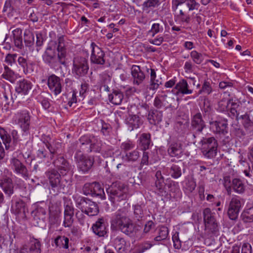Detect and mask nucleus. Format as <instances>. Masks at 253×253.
<instances>
[{
  "label": "nucleus",
  "mask_w": 253,
  "mask_h": 253,
  "mask_svg": "<svg viewBox=\"0 0 253 253\" xmlns=\"http://www.w3.org/2000/svg\"><path fill=\"white\" fill-rule=\"evenodd\" d=\"M67 56L64 37H59L57 41H50L42 55L43 61L51 67L64 65Z\"/></svg>",
  "instance_id": "1"
},
{
  "label": "nucleus",
  "mask_w": 253,
  "mask_h": 253,
  "mask_svg": "<svg viewBox=\"0 0 253 253\" xmlns=\"http://www.w3.org/2000/svg\"><path fill=\"white\" fill-rule=\"evenodd\" d=\"M128 211L126 207L118 210L113 217L111 225L112 228L119 229L127 235L132 236L137 232L139 227L134 224L128 217Z\"/></svg>",
  "instance_id": "2"
},
{
  "label": "nucleus",
  "mask_w": 253,
  "mask_h": 253,
  "mask_svg": "<svg viewBox=\"0 0 253 253\" xmlns=\"http://www.w3.org/2000/svg\"><path fill=\"white\" fill-rule=\"evenodd\" d=\"M194 143H197L203 156L208 159H212L217 154L218 143L213 137H204L194 138Z\"/></svg>",
  "instance_id": "3"
},
{
  "label": "nucleus",
  "mask_w": 253,
  "mask_h": 253,
  "mask_svg": "<svg viewBox=\"0 0 253 253\" xmlns=\"http://www.w3.org/2000/svg\"><path fill=\"white\" fill-rule=\"evenodd\" d=\"M74 199L77 207L88 216H94L99 212L97 205L89 199L80 196Z\"/></svg>",
  "instance_id": "4"
},
{
  "label": "nucleus",
  "mask_w": 253,
  "mask_h": 253,
  "mask_svg": "<svg viewBox=\"0 0 253 253\" xmlns=\"http://www.w3.org/2000/svg\"><path fill=\"white\" fill-rule=\"evenodd\" d=\"M126 185L120 182L113 183L107 190L109 199L113 203L126 200L127 195Z\"/></svg>",
  "instance_id": "5"
},
{
  "label": "nucleus",
  "mask_w": 253,
  "mask_h": 253,
  "mask_svg": "<svg viewBox=\"0 0 253 253\" xmlns=\"http://www.w3.org/2000/svg\"><path fill=\"white\" fill-rule=\"evenodd\" d=\"M9 166L11 169L17 175L20 176L25 179H27L30 177V172L26 167L19 159V157L17 152L13 154L10 159Z\"/></svg>",
  "instance_id": "6"
},
{
  "label": "nucleus",
  "mask_w": 253,
  "mask_h": 253,
  "mask_svg": "<svg viewBox=\"0 0 253 253\" xmlns=\"http://www.w3.org/2000/svg\"><path fill=\"white\" fill-rule=\"evenodd\" d=\"M88 69L87 60L86 58L81 56L74 57L72 69L74 74L78 77H83L87 74Z\"/></svg>",
  "instance_id": "7"
},
{
  "label": "nucleus",
  "mask_w": 253,
  "mask_h": 253,
  "mask_svg": "<svg viewBox=\"0 0 253 253\" xmlns=\"http://www.w3.org/2000/svg\"><path fill=\"white\" fill-rule=\"evenodd\" d=\"M31 116L27 110L18 111L15 114L12 120L14 123L19 126L22 130L26 131L29 129Z\"/></svg>",
  "instance_id": "8"
},
{
  "label": "nucleus",
  "mask_w": 253,
  "mask_h": 253,
  "mask_svg": "<svg viewBox=\"0 0 253 253\" xmlns=\"http://www.w3.org/2000/svg\"><path fill=\"white\" fill-rule=\"evenodd\" d=\"M78 170L83 173H87L92 168L94 160L93 158L84 156L80 153L75 156Z\"/></svg>",
  "instance_id": "9"
},
{
  "label": "nucleus",
  "mask_w": 253,
  "mask_h": 253,
  "mask_svg": "<svg viewBox=\"0 0 253 253\" xmlns=\"http://www.w3.org/2000/svg\"><path fill=\"white\" fill-rule=\"evenodd\" d=\"M61 175L57 171L54 169L46 172V177L52 188H57L58 190L64 189L66 186L64 183H67V181L61 179Z\"/></svg>",
  "instance_id": "10"
},
{
  "label": "nucleus",
  "mask_w": 253,
  "mask_h": 253,
  "mask_svg": "<svg viewBox=\"0 0 253 253\" xmlns=\"http://www.w3.org/2000/svg\"><path fill=\"white\" fill-rule=\"evenodd\" d=\"M186 0H172L171 8L173 11L176 12L177 18L182 22L188 23L190 22V18L189 15L186 13V8L182 7L178 9V6L185 3Z\"/></svg>",
  "instance_id": "11"
},
{
  "label": "nucleus",
  "mask_w": 253,
  "mask_h": 253,
  "mask_svg": "<svg viewBox=\"0 0 253 253\" xmlns=\"http://www.w3.org/2000/svg\"><path fill=\"white\" fill-rule=\"evenodd\" d=\"M191 126L193 129L195 130V132L193 134L194 138L199 137L201 135H203L202 131L206 127V124L200 112H197L193 115L191 120Z\"/></svg>",
  "instance_id": "12"
},
{
  "label": "nucleus",
  "mask_w": 253,
  "mask_h": 253,
  "mask_svg": "<svg viewBox=\"0 0 253 253\" xmlns=\"http://www.w3.org/2000/svg\"><path fill=\"white\" fill-rule=\"evenodd\" d=\"M91 53L90 55V62L94 64L102 65L104 64L105 53L104 51L95 43L92 42L90 44Z\"/></svg>",
  "instance_id": "13"
},
{
  "label": "nucleus",
  "mask_w": 253,
  "mask_h": 253,
  "mask_svg": "<svg viewBox=\"0 0 253 253\" xmlns=\"http://www.w3.org/2000/svg\"><path fill=\"white\" fill-rule=\"evenodd\" d=\"M242 205V199L239 197L236 196L231 198L227 211L230 219L235 220L237 218Z\"/></svg>",
  "instance_id": "14"
},
{
  "label": "nucleus",
  "mask_w": 253,
  "mask_h": 253,
  "mask_svg": "<svg viewBox=\"0 0 253 253\" xmlns=\"http://www.w3.org/2000/svg\"><path fill=\"white\" fill-rule=\"evenodd\" d=\"M62 80L59 77L53 74L49 76L47 79V85L50 90L55 95L59 94L63 88Z\"/></svg>",
  "instance_id": "15"
},
{
  "label": "nucleus",
  "mask_w": 253,
  "mask_h": 253,
  "mask_svg": "<svg viewBox=\"0 0 253 253\" xmlns=\"http://www.w3.org/2000/svg\"><path fill=\"white\" fill-rule=\"evenodd\" d=\"M203 215L206 228L212 232L215 231L217 229V224L211 210L209 208L205 209L203 211Z\"/></svg>",
  "instance_id": "16"
},
{
  "label": "nucleus",
  "mask_w": 253,
  "mask_h": 253,
  "mask_svg": "<svg viewBox=\"0 0 253 253\" xmlns=\"http://www.w3.org/2000/svg\"><path fill=\"white\" fill-rule=\"evenodd\" d=\"M108 223L106 218L103 217L99 218L92 225V228L95 234L99 237H103L107 233Z\"/></svg>",
  "instance_id": "17"
},
{
  "label": "nucleus",
  "mask_w": 253,
  "mask_h": 253,
  "mask_svg": "<svg viewBox=\"0 0 253 253\" xmlns=\"http://www.w3.org/2000/svg\"><path fill=\"white\" fill-rule=\"evenodd\" d=\"M168 153L170 157L180 158L183 153L182 143L178 141L170 142L169 143Z\"/></svg>",
  "instance_id": "18"
},
{
  "label": "nucleus",
  "mask_w": 253,
  "mask_h": 253,
  "mask_svg": "<svg viewBox=\"0 0 253 253\" xmlns=\"http://www.w3.org/2000/svg\"><path fill=\"white\" fill-rule=\"evenodd\" d=\"M53 164L63 176L66 175L70 169L71 166L68 161L61 156L58 157L53 162Z\"/></svg>",
  "instance_id": "19"
},
{
  "label": "nucleus",
  "mask_w": 253,
  "mask_h": 253,
  "mask_svg": "<svg viewBox=\"0 0 253 253\" xmlns=\"http://www.w3.org/2000/svg\"><path fill=\"white\" fill-rule=\"evenodd\" d=\"M131 75L132 83L134 85H139L141 84L145 78V76L141 70L140 66L133 65L131 68Z\"/></svg>",
  "instance_id": "20"
},
{
  "label": "nucleus",
  "mask_w": 253,
  "mask_h": 253,
  "mask_svg": "<svg viewBox=\"0 0 253 253\" xmlns=\"http://www.w3.org/2000/svg\"><path fill=\"white\" fill-rule=\"evenodd\" d=\"M210 124L211 128L215 133L224 134L227 132L228 124L226 120L212 121Z\"/></svg>",
  "instance_id": "21"
},
{
  "label": "nucleus",
  "mask_w": 253,
  "mask_h": 253,
  "mask_svg": "<svg viewBox=\"0 0 253 253\" xmlns=\"http://www.w3.org/2000/svg\"><path fill=\"white\" fill-rule=\"evenodd\" d=\"M174 88L177 90L176 94L177 95L179 93L190 94L193 92V89L190 88L187 82L185 80H181L177 83Z\"/></svg>",
  "instance_id": "22"
},
{
  "label": "nucleus",
  "mask_w": 253,
  "mask_h": 253,
  "mask_svg": "<svg viewBox=\"0 0 253 253\" xmlns=\"http://www.w3.org/2000/svg\"><path fill=\"white\" fill-rule=\"evenodd\" d=\"M126 123L130 131L138 128L141 124L139 118L135 115H129L126 119Z\"/></svg>",
  "instance_id": "23"
},
{
  "label": "nucleus",
  "mask_w": 253,
  "mask_h": 253,
  "mask_svg": "<svg viewBox=\"0 0 253 253\" xmlns=\"http://www.w3.org/2000/svg\"><path fill=\"white\" fill-rule=\"evenodd\" d=\"M32 84L30 81L23 80L19 81L16 87V91L18 94L22 95L27 94L30 90L32 88Z\"/></svg>",
  "instance_id": "24"
},
{
  "label": "nucleus",
  "mask_w": 253,
  "mask_h": 253,
  "mask_svg": "<svg viewBox=\"0 0 253 253\" xmlns=\"http://www.w3.org/2000/svg\"><path fill=\"white\" fill-rule=\"evenodd\" d=\"M151 144V135L149 133H142L138 140V146L141 150L145 151L149 148Z\"/></svg>",
  "instance_id": "25"
},
{
  "label": "nucleus",
  "mask_w": 253,
  "mask_h": 253,
  "mask_svg": "<svg viewBox=\"0 0 253 253\" xmlns=\"http://www.w3.org/2000/svg\"><path fill=\"white\" fill-rule=\"evenodd\" d=\"M0 187L3 189L4 193L10 196L13 193V185L11 179L4 178L0 180Z\"/></svg>",
  "instance_id": "26"
},
{
  "label": "nucleus",
  "mask_w": 253,
  "mask_h": 253,
  "mask_svg": "<svg viewBox=\"0 0 253 253\" xmlns=\"http://www.w3.org/2000/svg\"><path fill=\"white\" fill-rule=\"evenodd\" d=\"M25 203L21 199H18L13 202L11 207V211L12 213L19 215L24 214L25 212Z\"/></svg>",
  "instance_id": "27"
},
{
  "label": "nucleus",
  "mask_w": 253,
  "mask_h": 253,
  "mask_svg": "<svg viewBox=\"0 0 253 253\" xmlns=\"http://www.w3.org/2000/svg\"><path fill=\"white\" fill-rule=\"evenodd\" d=\"M150 70V82L149 88L150 90L155 91L159 88L160 84H162V79L161 78H157L154 69H151Z\"/></svg>",
  "instance_id": "28"
},
{
  "label": "nucleus",
  "mask_w": 253,
  "mask_h": 253,
  "mask_svg": "<svg viewBox=\"0 0 253 253\" xmlns=\"http://www.w3.org/2000/svg\"><path fill=\"white\" fill-rule=\"evenodd\" d=\"M163 118L162 112L156 110H151L148 115V120L152 125H156L160 123Z\"/></svg>",
  "instance_id": "29"
},
{
  "label": "nucleus",
  "mask_w": 253,
  "mask_h": 253,
  "mask_svg": "<svg viewBox=\"0 0 253 253\" xmlns=\"http://www.w3.org/2000/svg\"><path fill=\"white\" fill-rule=\"evenodd\" d=\"M12 37L15 46L22 48L23 46L22 37V30L20 28H16L12 31Z\"/></svg>",
  "instance_id": "30"
},
{
  "label": "nucleus",
  "mask_w": 253,
  "mask_h": 253,
  "mask_svg": "<svg viewBox=\"0 0 253 253\" xmlns=\"http://www.w3.org/2000/svg\"><path fill=\"white\" fill-rule=\"evenodd\" d=\"M165 170H167L168 175H170L174 179L180 177L182 175L181 169L177 164L171 165L169 167H167Z\"/></svg>",
  "instance_id": "31"
},
{
  "label": "nucleus",
  "mask_w": 253,
  "mask_h": 253,
  "mask_svg": "<svg viewBox=\"0 0 253 253\" xmlns=\"http://www.w3.org/2000/svg\"><path fill=\"white\" fill-rule=\"evenodd\" d=\"M109 100L112 104L120 105L124 98L123 93L119 90H114L109 95Z\"/></svg>",
  "instance_id": "32"
},
{
  "label": "nucleus",
  "mask_w": 253,
  "mask_h": 253,
  "mask_svg": "<svg viewBox=\"0 0 253 253\" xmlns=\"http://www.w3.org/2000/svg\"><path fill=\"white\" fill-rule=\"evenodd\" d=\"M231 187L233 190L239 194L243 193L245 190V185L242 180L238 178L232 179Z\"/></svg>",
  "instance_id": "33"
},
{
  "label": "nucleus",
  "mask_w": 253,
  "mask_h": 253,
  "mask_svg": "<svg viewBox=\"0 0 253 253\" xmlns=\"http://www.w3.org/2000/svg\"><path fill=\"white\" fill-rule=\"evenodd\" d=\"M114 245L119 253H123L126 250V241L120 236H117L114 240Z\"/></svg>",
  "instance_id": "34"
},
{
  "label": "nucleus",
  "mask_w": 253,
  "mask_h": 253,
  "mask_svg": "<svg viewBox=\"0 0 253 253\" xmlns=\"http://www.w3.org/2000/svg\"><path fill=\"white\" fill-rule=\"evenodd\" d=\"M144 205L136 204L133 206L134 218L138 220L141 219L144 214Z\"/></svg>",
  "instance_id": "35"
},
{
  "label": "nucleus",
  "mask_w": 253,
  "mask_h": 253,
  "mask_svg": "<svg viewBox=\"0 0 253 253\" xmlns=\"http://www.w3.org/2000/svg\"><path fill=\"white\" fill-rule=\"evenodd\" d=\"M231 101L230 102V104H231L230 112L233 117H236L238 118L240 114V111L242 107L240 106L238 103L236 102V100H233V98H231Z\"/></svg>",
  "instance_id": "36"
},
{
  "label": "nucleus",
  "mask_w": 253,
  "mask_h": 253,
  "mask_svg": "<svg viewBox=\"0 0 253 253\" xmlns=\"http://www.w3.org/2000/svg\"><path fill=\"white\" fill-rule=\"evenodd\" d=\"M156 192L160 196H164L167 195V191L166 185L164 179H160L156 180Z\"/></svg>",
  "instance_id": "37"
},
{
  "label": "nucleus",
  "mask_w": 253,
  "mask_h": 253,
  "mask_svg": "<svg viewBox=\"0 0 253 253\" xmlns=\"http://www.w3.org/2000/svg\"><path fill=\"white\" fill-rule=\"evenodd\" d=\"M30 253H41V244L37 239H33L29 243Z\"/></svg>",
  "instance_id": "38"
},
{
  "label": "nucleus",
  "mask_w": 253,
  "mask_h": 253,
  "mask_svg": "<svg viewBox=\"0 0 253 253\" xmlns=\"http://www.w3.org/2000/svg\"><path fill=\"white\" fill-rule=\"evenodd\" d=\"M56 247L60 248L68 249L69 248V239L65 236H58L54 240Z\"/></svg>",
  "instance_id": "39"
},
{
  "label": "nucleus",
  "mask_w": 253,
  "mask_h": 253,
  "mask_svg": "<svg viewBox=\"0 0 253 253\" xmlns=\"http://www.w3.org/2000/svg\"><path fill=\"white\" fill-rule=\"evenodd\" d=\"M140 157L139 152L136 150H133L131 152L126 153L125 156L123 157V159L127 162H135Z\"/></svg>",
  "instance_id": "40"
},
{
  "label": "nucleus",
  "mask_w": 253,
  "mask_h": 253,
  "mask_svg": "<svg viewBox=\"0 0 253 253\" xmlns=\"http://www.w3.org/2000/svg\"><path fill=\"white\" fill-rule=\"evenodd\" d=\"M231 98L229 97H223L218 103L217 109L220 112H224L227 110L228 106L230 104Z\"/></svg>",
  "instance_id": "41"
},
{
  "label": "nucleus",
  "mask_w": 253,
  "mask_h": 253,
  "mask_svg": "<svg viewBox=\"0 0 253 253\" xmlns=\"http://www.w3.org/2000/svg\"><path fill=\"white\" fill-rule=\"evenodd\" d=\"M94 190H93L92 197H99L101 199H104L105 195L104 189L101 186L100 184L97 182H94Z\"/></svg>",
  "instance_id": "42"
},
{
  "label": "nucleus",
  "mask_w": 253,
  "mask_h": 253,
  "mask_svg": "<svg viewBox=\"0 0 253 253\" xmlns=\"http://www.w3.org/2000/svg\"><path fill=\"white\" fill-rule=\"evenodd\" d=\"M240 119H242L243 125L246 129H251L253 128V118L251 119L248 114L241 115Z\"/></svg>",
  "instance_id": "43"
},
{
  "label": "nucleus",
  "mask_w": 253,
  "mask_h": 253,
  "mask_svg": "<svg viewBox=\"0 0 253 253\" xmlns=\"http://www.w3.org/2000/svg\"><path fill=\"white\" fill-rule=\"evenodd\" d=\"M4 72L2 75L3 78L11 83L14 82L16 79V76L14 73L7 66L4 67Z\"/></svg>",
  "instance_id": "44"
},
{
  "label": "nucleus",
  "mask_w": 253,
  "mask_h": 253,
  "mask_svg": "<svg viewBox=\"0 0 253 253\" xmlns=\"http://www.w3.org/2000/svg\"><path fill=\"white\" fill-rule=\"evenodd\" d=\"M0 136L2 139L3 144L5 145L6 149H8L10 146L11 142L10 136L7 134L4 129L0 127Z\"/></svg>",
  "instance_id": "45"
},
{
  "label": "nucleus",
  "mask_w": 253,
  "mask_h": 253,
  "mask_svg": "<svg viewBox=\"0 0 253 253\" xmlns=\"http://www.w3.org/2000/svg\"><path fill=\"white\" fill-rule=\"evenodd\" d=\"M242 217L244 222H253V207L245 210L242 214Z\"/></svg>",
  "instance_id": "46"
},
{
  "label": "nucleus",
  "mask_w": 253,
  "mask_h": 253,
  "mask_svg": "<svg viewBox=\"0 0 253 253\" xmlns=\"http://www.w3.org/2000/svg\"><path fill=\"white\" fill-rule=\"evenodd\" d=\"M190 56L193 62L197 64H200L204 60L203 55L196 50L192 51L190 53Z\"/></svg>",
  "instance_id": "47"
},
{
  "label": "nucleus",
  "mask_w": 253,
  "mask_h": 253,
  "mask_svg": "<svg viewBox=\"0 0 253 253\" xmlns=\"http://www.w3.org/2000/svg\"><path fill=\"white\" fill-rule=\"evenodd\" d=\"M168 229L166 227H162L160 228L159 235L155 238V240L157 241H160L167 238L168 235Z\"/></svg>",
  "instance_id": "48"
},
{
  "label": "nucleus",
  "mask_w": 253,
  "mask_h": 253,
  "mask_svg": "<svg viewBox=\"0 0 253 253\" xmlns=\"http://www.w3.org/2000/svg\"><path fill=\"white\" fill-rule=\"evenodd\" d=\"M45 145L47 148L49 150L50 154L52 155L51 158H52V155L57 152V149L59 146H60V143H54V142H48L45 143Z\"/></svg>",
  "instance_id": "49"
},
{
  "label": "nucleus",
  "mask_w": 253,
  "mask_h": 253,
  "mask_svg": "<svg viewBox=\"0 0 253 253\" xmlns=\"http://www.w3.org/2000/svg\"><path fill=\"white\" fill-rule=\"evenodd\" d=\"M94 182L90 183H85L83 188V193L85 195H93V190L94 189Z\"/></svg>",
  "instance_id": "50"
},
{
  "label": "nucleus",
  "mask_w": 253,
  "mask_h": 253,
  "mask_svg": "<svg viewBox=\"0 0 253 253\" xmlns=\"http://www.w3.org/2000/svg\"><path fill=\"white\" fill-rule=\"evenodd\" d=\"M110 81L111 78L109 75L106 74L102 75L101 81H103L104 84L100 86V89L101 90H103L104 91H109V87L106 84L109 83Z\"/></svg>",
  "instance_id": "51"
},
{
  "label": "nucleus",
  "mask_w": 253,
  "mask_h": 253,
  "mask_svg": "<svg viewBox=\"0 0 253 253\" xmlns=\"http://www.w3.org/2000/svg\"><path fill=\"white\" fill-rule=\"evenodd\" d=\"M163 95H158L155 98L154 101V105L157 108H161L166 105Z\"/></svg>",
  "instance_id": "52"
},
{
  "label": "nucleus",
  "mask_w": 253,
  "mask_h": 253,
  "mask_svg": "<svg viewBox=\"0 0 253 253\" xmlns=\"http://www.w3.org/2000/svg\"><path fill=\"white\" fill-rule=\"evenodd\" d=\"M186 5L188 8L189 11H192L195 9H198L200 7V4L196 2L195 0H186L185 2Z\"/></svg>",
  "instance_id": "53"
},
{
  "label": "nucleus",
  "mask_w": 253,
  "mask_h": 253,
  "mask_svg": "<svg viewBox=\"0 0 253 253\" xmlns=\"http://www.w3.org/2000/svg\"><path fill=\"white\" fill-rule=\"evenodd\" d=\"M135 147V143L130 140H126L123 142L121 145V148L122 150L125 151H129Z\"/></svg>",
  "instance_id": "54"
},
{
  "label": "nucleus",
  "mask_w": 253,
  "mask_h": 253,
  "mask_svg": "<svg viewBox=\"0 0 253 253\" xmlns=\"http://www.w3.org/2000/svg\"><path fill=\"white\" fill-rule=\"evenodd\" d=\"M163 31V25L160 23H154L151 27V30L149 31L150 33L152 34V36L154 37L156 34L162 32Z\"/></svg>",
  "instance_id": "55"
},
{
  "label": "nucleus",
  "mask_w": 253,
  "mask_h": 253,
  "mask_svg": "<svg viewBox=\"0 0 253 253\" xmlns=\"http://www.w3.org/2000/svg\"><path fill=\"white\" fill-rule=\"evenodd\" d=\"M159 0H146L143 4V9L147 10L148 8L155 7L159 4Z\"/></svg>",
  "instance_id": "56"
},
{
  "label": "nucleus",
  "mask_w": 253,
  "mask_h": 253,
  "mask_svg": "<svg viewBox=\"0 0 253 253\" xmlns=\"http://www.w3.org/2000/svg\"><path fill=\"white\" fill-rule=\"evenodd\" d=\"M18 62L20 65L22 66L25 73L27 74L30 73L28 70V65L27 60L23 57H19L18 58Z\"/></svg>",
  "instance_id": "57"
},
{
  "label": "nucleus",
  "mask_w": 253,
  "mask_h": 253,
  "mask_svg": "<svg viewBox=\"0 0 253 253\" xmlns=\"http://www.w3.org/2000/svg\"><path fill=\"white\" fill-rule=\"evenodd\" d=\"M101 131L104 135H108L111 131L112 127L111 126L107 123H105L104 121H101Z\"/></svg>",
  "instance_id": "58"
},
{
  "label": "nucleus",
  "mask_w": 253,
  "mask_h": 253,
  "mask_svg": "<svg viewBox=\"0 0 253 253\" xmlns=\"http://www.w3.org/2000/svg\"><path fill=\"white\" fill-rule=\"evenodd\" d=\"M152 244L150 241H146L142 243L138 246V251L139 253H142L150 249Z\"/></svg>",
  "instance_id": "59"
},
{
  "label": "nucleus",
  "mask_w": 253,
  "mask_h": 253,
  "mask_svg": "<svg viewBox=\"0 0 253 253\" xmlns=\"http://www.w3.org/2000/svg\"><path fill=\"white\" fill-rule=\"evenodd\" d=\"M73 215H64L63 225L65 227H71L73 223Z\"/></svg>",
  "instance_id": "60"
},
{
  "label": "nucleus",
  "mask_w": 253,
  "mask_h": 253,
  "mask_svg": "<svg viewBox=\"0 0 253 253\" xmlns=\"http://www.w3.org/2000/svg\"><path fill=\"white\" fill-rule=\"evenodd\" d=\"M172 239L173 246L175 249H179L181 247V242L179 238V233L176 232L172 236Z\"/></svg>",
  "instance_id": "61"
},
{
  "label": "nucleus",
  "mask_w": 253,
  "mask_h": 253,
  "mask_svg": "<svg viewBox=\"0 0 253 253\" xmlns=\"http://www.w3.org/2000/svg\"><path fill=\"white\" fill-rule=\"evenodd\" d=\"M194 66L191 61H186L184 66V69L186 73H191L193 72Z\"/></svg>",
  "instance_id": "62"
},
{
  "label": "nucleus",
  "mask_w": 253,
  "mask_h": 253,
  "mask_svg": "<svg viewBox=\"0 0 253 253\" xmlns=\"http://www.w3.org/2000/svg\"><path fill=\"white\" fill-rule=\"evenodd\" d=\"M223 185L228 191H231L232 183H231L230 176L227 175L224 176Z\"/></svg>",
  "instance_id": "63"
},
{
  "label": "nucleus",
  "mask_w": 253,
  "mask_h": 253,
  "mask_svg": "<svg viewBox=\"0 0 253 253\" xmlns=\"http://www.w3.org/2000/svg\"><path fill=\"white\" fill-rule=\"evenodd\" d=\"M251 245L248 243H243L242 246L241 253H252Z\"/></svg>",
  "instance_id": "64"
}]
</instances>
